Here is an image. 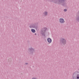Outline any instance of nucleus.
Here are the masks:
<instances>
[{"mask_svg": "<svg viewBox=\"0 0 79 79\" xmlns=\"http://www.w3.org/2000/svg\"><path fill=\"white\" fill-rule=\"evenodd\" d=\"M49 43H51L52 42V40L50 38H48L47 39Z\"/></svg>", "mask_w": 79, "mask_h": 79, "instance_id": "obj_4", "label": "nucleus"}, {"mask_svg": "<svg viewBox=\"0 0 79 79\" xmlns=\"http://www.w3.org/2000/svg\"><path fill=\"white\" fill-rule=\"evenodd\" d=\"M35 35H36V34H35Z\"/></svg>", "mask_w": 79, "mask_h": 79, "instance_id": "obj_13", "label": "nucleus"}, {"mask_svg": "<svg viewBox=\"0 0 79 79\" xmlns=\"http://www.w3.org/2000/svg\"><path fill=\"white\" fill-rule=\"evenodd\" d=\"M64 2L63 0H58L57 1V3L58 4H61V3H63Z\"/></svg>", "mask_w": 79, "mask_h": 79, "instance_id": "obj_2", "label": "nucleus"}, {"mask_svg": "<svg viewBox=\"0 0 79 79\" xmlns=\"http://www.w3.org/2000/svg\"><path fill=\"white\" fill-rule=\"evenodd\" d=\"M29 50H30V51H33V50H34V49L31 48V49H29Z\"/></svg>", "mask_w": 79, "mask_h": 79, "instance_id": "obj_8", "label": "nucleus"}, {"mask_svg": "<svg viewBox=\"0 0 79 79\" xmlns=\"http://www.w3.org/2000/svg\"><path fill=\"white\" fill-rule=\"evenodd\" d=\"M55 2V3H56V2Z\"/></svg>", "mask_w": 79, "mask_h": 79, "instance_id": "obj_14", "label": "nucleus"}, {"mask_svg": "<svg viewBox=\"0 0 79 79\" xmlns=\"http://www.w3.org/2000/svg\"><path fill=\"white\" fill-rule=\"evenodd\" d=\"M48 14V12H45L44 13V15H45V16H46Z\"/></svg>", "mask_w": 79, "mask_h": 79, "instance_id": "obj_6", "label": "nucleus"}, {"mask_svg": "<svg viewBox=\"0 0 79 79\" xmlns=\"http://www.w3.org/2000/svg\"><path fill=\"white\" fill-rule=\"evenodd\" d=\"M31 32H33V33H34L35 32V30L34 29H31Z\"/></svg>", "mask_w": 79, "mask_h": 79, "instance_id": "obj_5", "label": "nucleus"}, {"mask_svg": "<svg viewBox=\"0 0 79 79\" xmlns=\"http://www.w3.org/2000/svg\"><path fill=\"white\" fill-rule=\"evenodd\" d=\"M77 79H79V75H78L77 76Z\"/></svg>", "mask_w": 79, "mask_h": 79, "instance_id": "obj_9", "label": "nucleus"}, {"mask_svg": "<svg viewBox=\"0 0 79 79\" xmlns=\"http://www.w3.org/2000/svg\"><path fill=\"white\" fill-rule=\"evenodd\" d=\"M46 29H47V28H45L43 29V31H44V32H45Z\"/></svg>", "mask_w": 79, "mask_h": 79, "instance_id": "obj_7", "label": "nucleus"}, {"mask_svg": "<svg viewBox=\"0 0 79 79\" xmlns=\"http://www.w3.org/2000/svg\"><path fill=\"white\" fill-rule=\"evenodd\" d=\"M30 28H31V27H33V28L35 27H34V26H31V27L30 26Z\"/></svg>", "mask_w": 79, "mask_h": 79, "instance_id": "obj_10", "label": "nucleus"}, {"mask_svg": "<svg viewBox=\"0 0 79 79\" xmlns=\"http://www.w3.org/2000/svg\"><path fill=\"white\" fill-rule=\"evenodd\" d=\"M77 20H78V21H79V19H77Z\"/></svg>", "mask_w": 79, "mask_h": 79, "instance_id": "obj_12", "label": "nucleus"}, {"mask_svg": "<svg viewBox=\"0 0 79 79\" xmlns=\"http://www.w3.org/2000/svg\"><path fill=\"white\" fill-rule=\"evenodd\" d=\"M59 22L60 23H64L65 22V21H64V19L62 18H60L59 19Z\"/></svg>", "mask_w": 79, "mask_h": 79, "instance_id": "obj_1", "label": "nucleus"}, {"mask_svg": "<svg viewBox=\"0 0 79 79\" xmlns=\"http://www.w3.org/2000/svg\"><path fill=\"white\" fill-rule=\"evenodd\" d=\"M64 11H67V10L66 9H65L64 10Z\"/></svg>", "mask_w": 79, "mask_h": 79, "instance_id": "obj_11", "label": "nucleus"}, {"mask_svg": "<svg viewBox=\"0 0 79 79\" xmlns=\"http://www.w3.org/2000/svg\"><path fill=\"white\" fill-rule=\"evenodd\" d=\"M60 41L61 42H62L63 44H66V40L63 39H61L60 40Z\"/></svg>", "mask_w": 79, "mask_h": 79, "instance_id": "obj_3", "label": "nucleus"}]
</instances>
